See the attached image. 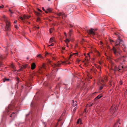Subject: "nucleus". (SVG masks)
<instances>
[{
	"label": "nucleus",
	"mask_w": 127,
	"mask_h": 127,
	"mask_svg": "<svg viewBox=\"0 0 127 127\" xmlns=\"http://www.w3.org/2000/svg\"><path fill=\"white\" fill-rule=\"evenodd\" d=\"M20 67V68L18 70V71H23L24 69L26 68H29L30 67V66L28 65L27 64H26L24 65H22Z\"/></svg>",
	"instance_id": "4"
},
{
	"label": "nucleus",
	"mask_w": 127,
	"mask_h": 127,
	"mask_svg": "<svg viewBox=\"0 0 127 127\" xmlns=\"http://www.w3.org/2000/svg\"><path fill=\"white\" fill-rule=\"evenodd\" d=\"M9 80V79H7L6 78H5L3 80V82H4L5 81H8Z\"/></svg>",
	"instance_id": "18"
},
{
	"label": "nucleus",
	"mask_w": 127,
	"mask_h": 127,
	"mask_svg": "<svg viewBox=\"0 0 127 127\" xmlns=\"http://www.w3.org/2000/svg\"><path fill=\"white\" fill-rule=\"evenodd\" d=\"M3 18L6 24L5 27V30L7 31H10V24L7 19V18L5 16H3Z\"/></svg>",
	"instance_id": "1"
},
{
	"label": "nucleus",
	"mask_w": 127,
	"mask_h": 127,
	"mask_svg": "<svg viewBox=\"0 0 127 127\" xmlns=\"http://www.w3.org/2000/svg\"><path fill=\"white\" fill-rule=\"evenodd\" d=\"M36 65L34 63H33L31 65V69H34Z\"/></svg>",
	"instance_id": "9"
},
{
	"label": "nucleus",
	"mask_w": 127,
	"mask_h": 127,
	"mask_svg": "<svg viewBox=\"0 0 127 127\" xmlns=\"http://www.w3.org/2000/svg\"><path fill=\"white\" fill-rule=\"evenodd\" d=\"M64 41L66 44H67V43L69 42L70 40L67 38H66V39L64 40Z\"/></svg>",
	"instance_id": "14"
},
{
	"label": "nucleus",
	"mask_w": 127,
	"mask_h": 127,
	"mask_svg": "<svg viewBox=\"0 0 127 127\" xmlns=\"http://www.w3.org/2000/svg\"><path fill=\"white\" fill-rule=\"evenodd\" d=\"M38 10L39 11H40V12H41V10H40V9H38Z\"/></svg>",
	"instance_id": "50"
},
{
	"label": "nucleus",
	"mask_w": 127,
	"mask_h": 127,
	"mask_svg": "<svg viewBox=\"0 0 127 127\" xmlns=\"http://www.w3.org/2000/svg\"><path fill=\"white\" fill-rule=\"evenodd\" d=\"M115 35H118L117 34V33H115Z\"/></svg>",
	"instance_id": "56"
},
{
	"label": "nucleus",
	"mask_w": 127,
	"mask_h": 127,
	"mask_svg": "<svg viewBox=\"0 0 127 127\" xmlns=\"http://www.w3.org/2000/svg\"><path fill=\"white\" fill-rule=\"evenodd\" d=\"M29 115V114H27V115H26V116H28Z\"/></svg>",
	"instance_id": "59"
},
{
	"label": "nucleus",
	"mask_w": 127,
	"mask_h": 127,
	"mask_svg": "<svg viewBox=\"0 0 127 127\" xmlns=\"http://www.w3.org/2000/svg\"><path fill=\"white\" fill-rule=\"evenodd\" d=\"M9 11L10 12H11V13H12L11 12V11L10 9L9 10Z\"/></svg>",
	"instance_id": "46"
},
{
	"label": "nucleus",
	"mask_w": 127,
	"mask_h": 127,
	"mask_svg": "<svg viewBox=\"0 0 127 127\" xmlns=\"http://www.w3.org/2000/svg\"><path fill=\"white\" fill-rule=\"evenodd\" d=\"M52 9L50 8H48L47 9V10L48 11V12L51 13L52 12Z\"/></svg>",
	"instance_id": "16"
},
{
	"label": "nucleus",
	"mask_w": 127,
	"mask_h": 127,
	"mask_svg": "<svg viewBox=\"0 0 127 127\" xmlns=\"http://www.w3.org/2000/svg\"><path fill=\"white\" fill-rule=\"evenodd\" d=\"M15 113L14 112L12 113V114L11 115L10 117H14L15 116Z\"/></svg>",
	"instance_id": "20"
},
{
	"label": "nucleus",
	"mask_w": 127,
	"mask_h": 127,
	"mask_svg": "<svg viewBox=\"0 0 127 127\" xmlns=\"http://www.w3.org/2000/svg\"><path fill=\"white\" fill-rule=\"evenodd\" d=\"M40 18L39 17H38L37 18V19L36 20V21L37 22H39V21H40Z\"/></svg>",
	"instance_id": "24"
},
{
	"label": "nucleus",
	"mask_w": 127,
	"mask_h": 127,
	"mask_svg": "<svg viewBox=\"0 0 127 127\" xmlns=\"http://www.w3.org/2000/svg\"><path fill=\"white\" fill-rule=\"evenodd\" d=\"M125 62V60L124 59L123 62Z\"/></svg>",
	"instance_id": "63"
},
{
	"label": "nucleus",
	"mask_w": 127,
	"mask_h": 127,
	"mask_svg": "<svg viewBox=\"0 0 127 127\" xmlns=\"http://www.w3.org/2000/svg\"><path fill=\"white\" fill-rule=\"evenodd\" d=\"M96 67L98 69H99L100 70H101V67L99 65H97L96 66Z\"/></svg>",
	"instance_id": "23"
},
{
	"label": "nucleus",
	"mask_w": 127,
	"mask_h": 127,
	"mask_svg": "<svg viewBox=\"0 0 127 127\" xmlns=\"http://www.w3.org/2000/svg\"><path fill=\"white\" fill-rule=\"evenodd\" d=\"M42 10H43V11H45V10L44 9V7H42Z\"/></svg>",
	"instance_id": "47"
},
{
	"label": "nucleus",
	"mask_w": 127,
	"mask_h": 127,
	"mask_svg": "<svg viewBox=\"0 0 127 127\" xmlns=\"http://www.w3.org/2000/svg\"><path fill=\"white\" fill-rule=\"evenodd\" d=\"M69 26L70 27H73V26L72 25H70Z\"/></svg>",
	"instance_id": "42"
},
{
	"label": "nucleus",
	"mask_w": 127,
	"mask_h": 127,
	"mask_svg": "<svg viewBox=\"0 0 127 127\" xmlns=\"http://www.w3.org/2000/svg\"><path fill=\"white\" fill-rule=\"evenodd\" d=\"M120 85H122V82H120Z\"/></svg>",
	"instance_id": "48"
},
{
	"label": "nucleus",
	"mask_w": 127,
	"mask_h": 127,
	"mask_svg": "<svg viewBox=\"0 0 127 127\" xmlns=\"http://www.w3.org/2000/svg\"><path fill=\"white\" fill-rule=\"evenodd\" d=\"M16 81L17 82H16V86H17V87L18 86L17 85L19 83V78H18V77H17L16 78Z\"/></svg>",
	"instance_id": "15"
},
{
	"label": "nucleus",
	"mask_w": 127,
	"mask_h": 127,
	"mask_svg": "<svg viewBox=\"0 0 127 127\" xmlns=\"http://www.w3.org/2000/svg\"><path fill=\"white\" fill-rule=\"evenodd\" d=\"M23 17L24 19H29L30 18V16H27L25 15H24Z\"/></svg>",
	"instance_id": "12"
},
{
	"label": "nucleus",
	"mask_w": 127,
	"mask_h": 127,
	"mask_svg": "<svg viewBox=\"0 0 127 127\" xmlns=\"http://www.w3.org/2000/svg\"><path fill=\"white\" fill-rule=\"evenodd\" d=\"M20 18L22 20H23L24 19L23 17H22L21 16L20 17Z\"/></svg>",
	"instance_id": "31"
},
{
	"label": "nucleus",
	"mask_w": 127,
	"mask_h": 127,
	"mask_svg": "<svg viewBox=\"0 0 127 127\" xmlns=\"http://www.w3.org/2000/svg\"><path fill=\"white\" fill-rule=\"evenodd\" d=\"M87 108H85L84 109V111L83 112V115H85V117H86V116L85 115L86 114H87Z\"/></svg>",
	"instance_id": "11"
},
{
	"label": "nucleus",
	"mask_w": 127,
	"mask_h": 127,
	"mask_svg": "<svg viewBox=\"0 0 127 127\" xmlns=\"http://www.w3.org/2000/svg\"><path fill=\"white\" fill-rule=\"evenodd\" d=\"M73 101V104H72V105L74 106H76L77 105V104H76V101H75V102H74V100H72Z\"/></svg>",
	"instance_id": "17"
},
{
	"label": "nucleus",
	"mask_w": 127,
	"mask_h": 127,
	"mask_svg": "<svg viewBox=\"0 0 127 127\" xmlns=\"http://www.w3.org/2000/svg\"><path fill=\"white\" fill-rule=\"evenodd\" d=\"M45 65L44 64H43V65H42V67L43 68H45Z\"/></svg>",
	"instance_id": "33"
},
{
	"label": "nucleus",
	"mask_w": 127,
	"mask_h": 127,
	"mask_svg": "<svg viewBox=\"0 0 127 127\" xmlns=\"http://www.w3.org/2000/svg\"><path fill=\"white\" fill-rule=\"evenodd\" d=\"M77 108V107H75L74 108V109H73V112H74V113L75 111H76V109Z\"/></svg>",
	"instance_id": "28"
},
{
	"label": "nucleus",
	"mask_w": 127,
	"mask_h": 127,
	"mask_svg": "<svg viewBox=\"0 0 127 127\" xmlns=\"http://www.w3.org/2000/svg\"><path fill=\"white\" fill-rule=\"evenodd\" d=\"M103 87L102 86H101L100 87V88L99 89V90H102L103 89Z\"/></svg>",
	"instance_id": "35"
},
{
	"label": "nucleus",
	"mask_w": 127,
	"mask_h": 127,
	"mask_svg": "<svg viewBox=\"0 0 127 127\" xmlns=\"http://www.w3.org/2000/svg\"><path fill=\"white\" fill-rule=\"evenodd\" d=\"M54 45V44L53 43H52L51 44H50V45H49L48 46H53Z\"/></svg>",
	"instance_id": "32"
},
{
	"label": "nucleus",
	"mask_w": 127,
	"mask_h": 127,
	"mask_svg": "<svg viewBox=\"0 0 127 127\" xmlns=\"http://www.w3.org/2000/svg\"><path fill=\"white\" fill-rule=\"evenodd\" d=\"M75 8V6L69 5L67 6V9L68 11L71 12Z\"/></svg>",
	"instance_id": "5"
},
{
	"label": "nucleus",
	"mask_w": 127,
	"mask_h": 127,
	"mask_svg": "<svg viewBox=\"0 0 127 127\" xmlns=\"http://www.w3.org/2000/svg\"><path fill=\"white\" fill-rule=\"evenodd\" d=\"M17 22V21L16 20H15V21L14 22V23H16Z\"/></svg>",
	"instance_id": "45"
},
{
	"label": "nucleus",
	"mask_w": 127,
	"mask_h": 127,
	"mask_svg": "<svg viewBox=\"0 0 127 127\" xmlns=\"http://www.w3.org/2000/svg\"><path fill=\"white\" fill-rule=\"evenodd\" d=\"M51 54L50 53H49L47 52H46L45 54L46 56L48 55H51Z\"/></svg>",
	"instance_id": "26"
},
{
	"label": "nucleus",
	"mask_w": 127,
	"mask_h": 127,
	"mask_svg": "<svg viewBox=\"0 0 127 127\" xmlns=\"http://www.w3.org/2000/svg\"><path fill=\"white\" fill-rule=\"evenodd\" d=\"M120 65L118 67H117L116 66H114V70L115 71L117 70L119 71V70H121V69L120 68Z\"/></svg>",
	"instance_id": "8"
},
{
	"label": "nucleus",
	"mask_w": 127,
	"mask_h": 127,
	"mask_svg": "<svg viewBox=\"0 0 127 127\" xmlns=\"http://www.w3.org/2000/svg\"><path fill=\"white\" fill-rule=\"evenodd\" d=\"M61 65V64L60 63H58V64H54V67H59L60 66V65Z\"/></svg>",
	"instance_id": "10"
},
{
	"label": "nucleus",
	"mask_w": 127,
	"mask_h": 127,
	"mask_svg": "<svg viewBox=\"0 0 127 127\" xmlns=\"http://www.w3.org/2000/svg\"><path fill=\"white\" fill-rule=\"evenodd\" d=\"M6 50H7V48L6 47Z\"/></svg>",
	"instance_id": "62"
},
{
	"label": "nucleus",
	"mask_w": 127,
	"mask_h": 127,
	"mask_svg": "<svg viewBox=\"0 0 127 127\" xmlns=\"http://www.w3.org/2000/svg\"><path fill=\"white\" fill-rule=\"evenodd\" d=\"M71 34H69L68 35V37L69 38H70L71 37Z\"/></svg>",
	"instance_id": "38"
},
{
	"label": "nucleus",
	"mask_w": 127,
	"mask_h": 127,
	"mask_svg": "<svg viewBox=\"0 0 127 127\" xmlns=\"http://www.w3.org/2000/svg\"><path fill=\"white\" fill-rule=\"evenodd\" d=\"M90 53H88V56H89V57H90V56L89 55Z\"/></svg>",
	"instance_id": "41"
},
{
	"label": "nucleus",
	"mask_w": 127,
	"mask_h": 127,
	"mask_svg": "<svg viewBox=\"0 0 127 127\" xmlns=\"http://www.w3.org/2000/svg\"><path fill=\"white\" fill-rule=\"evenodd\" d=\"M35 14L36 15H37V16H38V15H39L40 14V13H38L37 12H35Z\"/></svg>",
	"instance_id": "27"
},
{
	"label": "nucleus",
	"mask_w": 127,
	"mask_h": 127,
	"mask_svg": "<svg viewBox=\"0 0 127 127\" xmlns=\"http://www.w3.org/2000/svg\"><path fill=\"white\" fill-rule=\"evenodd\" d=\"M45 11V12L46 13H47L48 12V11H47L45 10V11Z\"/></svg>",
	"instance_id": "43"
},
{
	"label": "nucleus",
	"mask_w": 127,
	"mask_h": 127,
	"mask_svg": "<svg viewBox=\"0 0 127 127\" xmlns=\"http://www.w3.org/2000/svg\"><path fill=\"white\" fill-rule=\"evenodd\" d=\"M113 53L115 56L117 57L119 56L120 54V53L119 51L120 50L119 48V47L116 48L114 47H113Z\"/></svg>",
	"instance_id": "3"
},
{
	"label": "nucleus",
	"mask_w": 127,
	"mask_h": 127,
	"mask_svg": "<svg viewBox=\"0 0 127 127\" xmlns=\"http://www.w3.org/2000/svg\"><path fill=\"white\" fill-rule=\"evenodd\" d=\"M37 57H39L40 58H41L42 57V56L40 54H39L38 55H37Z\"/></svg>",
	"instance_id": "29"
},
{
	"label": "nucleus",
	"mask_w": 127,
	"mask_h": 127,
	"mask_svg": "<svg viewBox=\"0 0 127 127\" xmlns=\"http://www.w3.org/2000/svg\"><path fill=\"white\" fill-rule=\"evenodd\" d=\"M77 54V53H75L74 54Z\"/></svg>",
	"instance_id": "60"
},
{
	"label": "nucleus",
	"mask_w": 127,
	"mask_h": 127,
	"mask_svg": "<svg viewBox=\"0 0 127 127\" xmlns=\"http://www.w3.org/2000/svg\"><path fill=\"white\" fill-rule=\"evenodd\" d=\"M125 56H123V58H125Z\"/></svg>",
	"instance_id": "55"
},
{
	"label": "nucleus",
	"mask_w": 127,
	"mask_h": 127,
	"mask_svg": "<svg viewBox=\"0 0 127 127\" xmlns=\"http://www.w3.org/2000/svg\"><path fill=\"white\" fill-rule=\"evenodd\" d=\"M115 43L116 44L115 45V46H119L120 47H122V45H120L122 44L124 48H125V44H124L123 40H122L120 39L119 37H118V38L116 40Z\"/></svg>",
	"instance_id": "2"
},
{
	"label": "nucleus",
	"mask_w": 127,
	"mask_h": 127,
	"mask_svg": "<svg viewBox=\"0 0 127 127\" xmlns=\"http://www.w3.org/2000/svg\"><path fill=\"white\" fill-rule=\"evenodd\" d=\"M72 30H70L69 31V32L68 33V34H71V33H72Z\"/></svg>",
	"instance_id": "30"
},
{
	"label": "nucleus",
	"mask_w": 127,
	"mask_h": 127,
	"mask_svg": "<svg viewBox=\"0 0 127 127\" xmlns=\"http://www.w3.org/2000/svg\"><path fill=\"white\" fill-rule=\"evenodd\" d=\"M4 7V5H2L1 6H0V9L1 8H3Z\"/></svg>",
	"instance_id": "34"
},
{
	"label": "nucleus",
	"mask_w": 127,
	"mask_h": 127,
	"mask_svg": "<svg viewBox=\"0 0 127 127\" xmlns=\"http://www.w3.org/2000/svg\"><path fill=\"white\" fill-rule=\"evenodd\" d=\"M102 96V95H98L95 98V99H99L101 98Z\"/></svg>",
	"instance_id": "13"
},
{
	"label": "nucleus",
	"mask_w": 127,
	"mask_h": 127,
	"mask_svg": "<svg viewBox=\"0 0 127 127\" xmlns=\"http://www.w3.org/2000/svg\"><path fill=\"white\" fill-rule=\"evenodd\" d=\"M3 64H2L1 62V59L0 57V67Z\"/></svg>",
	"instance_id": "22"
},
{
	"label": "nucleus",
	"mask_w": 127,
	"mask_h": 127,
	"mask_svg": "<svg viewBox=\"0 0 127 127\" xmlns=\"http://www.w3.org/2000/svg\"><path fill=\"white\" fill-rule=\"evenodd\" d=\"M54 38L53 37H52L50 38V41H49V42L50 43H51L53 42V40H54Z\"/></svg>",
	"instance_id": "21"
},
{
	"label": "nucleus",
	"mask_w": 127,
	"mask_h": 127,
	"mask_svg": "<svg viewBox=\"0 0 127 127\" xmlns=\"http://www.w3.org/2000/svg\"><path fill=\"white\" fill-rule=\"evenodd\" d=\"M14 66L13 65H12V67L13 68H14Z\"/></svg>",
	"instance_id": "61"
},
{
	"label": "nucleus",
	"mask_w": 127,
	"mask_h": 127,
	"mask_svg": "<svg viewBox=\"0 0 127 127\" xmlns=\"http://www.w3.org/2000/svg\"><path fill=\"white\" fill-rule=\"evenodd\" d=\"M99 64H101L102 63V62H100V61H99Z\"/></svg>",
	"instance_id": "39"
},
{
	"label": "nucleus",
	"mask_w": 127,
	"mask_h": 127,
	"mask_svg": "<svg viewBox=\"0 0 127 127\" xmlns=\"http://www.w3.org/2000/svg\"><path fill=\"white\" fill-rule=\"evenodd\" d=\"M99 53H98V55H99Z\"/></svg>",
	"instance_id": "58"
},
{
	"label": "nucleus",
	"mask_w": 127,
	"mask_h": 127,
	"mask_svg": "<svg viewBox=\"0 0 127 127\" xmlns=\"http://www.w3.org/2000/svg\"><path fill=\"white\" fill-rule=\"evenodd\" d=\"M96 30V29H94L92 28L89 30V32H88V34L94 35L95 34V32Z\"/></svg>",
	"instance_id": "6"
},
{
	"label": "nucleus",
	"mask_w": 127,
	"mask_h": 127,
	"mask_svg": "<svg viewBox=\"0 0 127 127\" xmlns=\"http://www.w3.org/2000/svg\"><path fill=\"white\" fill-rule=\"evenodd\" d=\"M10 106H9L8 107V109H10Z\"/></svg>",
	"instance_id": "51"
},
{
	"label": "nucleus",
	"mask_w": 127,
	"mask_h": 127,
	"mask_svg": "<svg viewBox=\"0 0 127 127\" xmlns=\"http://www.w3.org/2000/svg\"><path fill=\"white\" fill-rule=\"evenodd\" d=\"M39 27H37V28L38 29H39Z\"/></svg>",
	"instance_id": "64"
},
{
	"label": "nucleus",
	"mask_w": 127,
	"mask_h": 127,
	"mask_svg": "<svg viewBox=\"0 0 127 127\" xmlns=\"http://www.w3.org/2000/svg\"><path fill=\"white\" fill-rule=\"evenodd\" d=\"M66 45H66V46L67 47H68V44H66Z\"/></svg>",
	"instance_id": "53"
},
{
	"label": "nucleus",
	"mask_w": 127,
	"mask_h": 127,
	"mask_svg": "<svg viewBox=\"0 0 127 127\" xmlns=\"http://www.w3.org/2000/svg\"><path fill=\"white\" fill-rule=\"evenodd\" d=\"M120 68L121 69V70H122L124 68V67L123 66H121L120 67Z\"/></svg>",
	"instance_id": "36"
},
{
	"label": "nucleus",
	"mask_w": 127,
	"mask_h": 127,
	"mask_svg": "<svg viewBox=\"0 0 127 127\" xmlns=\"http://www.w3.org/2000/svg\"><path fill=\"white\" fill-rule=\"evenodd\" d=\"M110 42H114V41L112 39H110Z\"/></svg>",
	"instance_id": "37"
},
{
	"label": "nucleus",
	"mask_w": 127,
	"mask_h": 127,
	"mask_svg": "<svg viewBox=\"0 0 127 127\" xmlns=\"http://www.w3.org/2000/svg\"><path fill=\"white\" fill-rule=\"evenodd\" d=\"M80 122V124H81V121L80 119H78V120L77 123L78 124Z\"/></svg>",
	"instance_id": "19"
},
{
	"label": "nucleus",
	"mask_w": 127,
	"mask_h": 127,
	"mask_svg": "<svg viewBox=\"0 0 127 127\" xmlns=\"http://www.w3.org/2000/svg\"><path fill=\"white\" fill-rule=\"evenodd\" d=\"M113 108V107H112H112H111V109H112Z\"/></svg>",
	"instance_id": "57"
},
{
	"label": "nucleus",
	"mask_w": 127,
	"mask_h": 127,
	"mask_svg": "<svg viewBox=\"0 0 127 127\" xmlns=\"http://www.w3.org/2000/svg\"><path fill=\"white\" fill-rule=\"evenodd\" d=\"M65 62H66L64 61L63 62H62V63H60V64H62V63H65Z\"/></svg>",
	"instance_id": "40"
},
{
	"label": "nucleus",
	"mask_w": 127,
	"mask_h": 127,
	"mask_svg": "<svg viewBox=\"0 0 127 127\" xmlns=\"http://www.w3.org/2000/svg\"><path fill=\"white\" fill-rule=\"evenodd\" d=\"M62 50H64L65 49V47H62Z\"/></svg>",
	"instance_id": "44"
},
{
	"label": "nucleus",
	"mask_w": 127,
	"mask_h": 127,
	"mask_svg": "<svg viewBox=\"0 0 127 127\" xmlns=\"http://www.w3.org/2000/svg\"><path fill=\"white\" fill-rule=\"evenodd\" d=\"M57 15L59 16H61L62 17V18L63 19V17L64 18L66 17L67 16V15L65 14L64 13L62 12H59L57 13Z\"/></svg>",
	"instance_id": "7"
},
{
	"label": "nucleus",
	"mask_w": 127,
	"mask_h": 127,
	"mask_svg": "<svg viewBox=\"0 0 127 127\" xmlns=\"http://www.w3.org/2000/svg\"><path fill=\"white\" fill-rule=\"evenodd\" d=\"M9 110H7V112H9Z\"/></svg>",
	"instance_id": "54"
},
{
	"label": "nucleus",
	"mask_w": 127,
	"mask_h": 127,
	"mask_svg": "<svg viewBox=\"0 0 127 127\" xmlns=\"http://www.w3.org/2000/svg\"><path fill=\"white\" fill-rule=\"evenodd\" d=\"M53 28H51L50 29V33H51L52 32V31L53 30Z\"/></svg>",
	"instance_id": "25"
},
{
	"label": "nucleus",
	"mask_w": 127,
	"mask_h": 127,
	"mask_svg": "<svg viewBox=\"0 0 127 127\" xmlns=\"http://www.w3.org/2000/svg\"><path fill=\"white\" fill-rule=\"evenodd\" d=\"M64 34L65 36H66V35H67L66 34L65 32H64Z\"/></svg>",
	"instance_id": "49"
},
{
	"label": "nucleus",
	"mask_w": 127,
	"mask_h": 127,
	"mask_svg": "<svg viewBox=\"0 0 127 127\" xmlns=\"http://www.w3.org/2000/svg\"><path fill=\"white\" fill-rule=\"evenodd\" d=\"M92 104H90V107H91V106L92 105Z\"/></svg>",
	"instance_id": "52"
}]
</instances>
